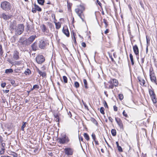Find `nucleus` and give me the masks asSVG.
<instances>
[{
    "label": "nucleus",
    "instance_id": "obj_20",
    "mask_svg": "<svg viewBox=\"0 0 157 157\" xmlns=\"http://www.w3.org/2000/svg\"><path fill=\"white\" fill-rule=\"evenodd\" d=\"M13 71V70L12 69H7L5 70V73L6 74H9L10 73H12Z\"/></svg>",
    "mask_w": 157,
    "mask_h": 157
},
{
    "label": "nucleus",
    "instance_id": "obj_46",
    "mask_svg": "<svg viewBox=\"0 0 157 157\" xmlns=\"http://www.w3.org/2000/svg\"><path fill=\"white\" fill-rule=\"evenodd\" d=\"M3 52L2 51V46L0 45V54L1 55L2 54Z\"/></svg>",
    "mask_w": 157,
    "mask_h": 157
},
{
    "label": "nucleus",
    "instance_id": "obj_23",
    "mask_svg": "<svg viewBox=\"0 0 157 157\" xmlns=\"http://www.w3.org/2000/svg\"><path fill=\"white\" fill-rule=\"evenodd\" d=\"M41 28L43 32H45L47 30V29L45 26L44 24L42 25L41 26Z\"/></svg>",
    "mask_w": 157,
    "mask_h": 157
},
{
    "label": "nucleus",
    "instance_id": "obj_2",
    "mask_svg": "<svg viewBox=\"0 0 157 157\" xmlns=\"http://www.w3.org/2000/svg\"><path fill=\"white\" fill-rule=\"evenodd\" d=\"M57 140L58 143L64 144H67L69 142V139L66 135L63 134L61 137L58 138Z\"/></svg>",
    "mask_w": 157,
    "mask_h": 157
},
{
    "label": "nucleus",
    "instance_id": "obj_33",
    "mask_svg": "<svg viewBox=\"0 0 157 157\" xmlns=\"http://www.w3.org/2000/svg\"><path fill=\"white\" fill-rule=\"evenodd\" d=\"M83 82L84 83V86L86 88H88L87 86V82L86 80V79H84L83 80Z\"/></svg>",
    "mask_w": 157,
    "mask_h": 157
},
{
    "label": "nucleus",
    "instance_id": "obj_32",
    "mask_svg": "<svg viewBox=\"0 0 157 157\" xmlns=\"http://www.w3.org/2000/svg\"><path fill=\"white\" fill-rule=\"evenodd\" d=\"M38 3L41 5H43L44 2V0H37Z\"/></svg>",
    "mask_w": 157,
    "mask_h": 157
},
{
    "label": "nucleus",
    "instance_id": "obj_41",
    "mask_svg": "<svg viewBox=\"0 0 157 157\" xmlns=\"http://www.w3.org/2000/svg\"><path fill=\"white\" fill-rule=\"evenodd\" d=\"M119 98L120 100H122L123 99L124 97L123 95L122 94H120L118 95Z\"/></svg>",
    "mask_w": 157,
    "mask_h": 157
},
{
    "label": "nucleus",
    "instance_id": "obj_37",
    "mask_svg": "<svg viewBox=\"0 0 157 157\" xmlns=\"http://www.w3.org/2000/svg\"><path fill=\"white\" fill-rule=\"evenodd\" d=\"M104 109L103 107H101V108H100V112L102 114H104L105 113H104Z\"/></svg>",
    "mask_w": 157,
    "mask_h": 157
},
{
    "label": "nucleus",
    "instance_id": "obj_31",
    "mask_svg": "<svg viewBox=\"0 0 157 157\" xmlns=\"http://www.w3.org/2000/svg\"><path fill=\"white\" fill-rule=\"evenodd\" d=\"M39 74L40 76H41L42 77H45L46 75V74L44 71H41Z\"/></svg>",
    "mask_w": 157,
    "mask_h": 157
},
{
    "label": "nucleus",
    "instance_id": "obj_22",
    "mask_svg": "<svg viewBox=\"0 0 157 157\" xmlns=\"http://www.w3.org/2000/svg\"><path fill=\"white\" fill-rule=\"evenodd\" d=\"M25 38L23 37H21L19 41L20 43H21L22 44H23L24 41H25Z\"/></svg>",
    "mask_w": 157,
    "mask_h": 157
},
{
    "label": "nucleus",
    "instance_id": "obj_35",
    "mask_svg": "<svg viewBox=\"0 0 157 157\" xmlns=\"http://www.w3.org/2000/svg\"><path fill=\"white\" fill-rule=\"evenodd\" d=\"M91 121L95 124L97 125L98 123L97 121L94 118H92L91 119Z\"/></svg>",
    "mask_w": 157,
    "mask_h": 157
},
{
    "label": "nucleus",
    "instance_id": "obj_53",
    "mask_svg": "<svg viewBox=\"0 0 157 157\" xmlns=\"http://www.w3.org/2000/svg\"><path fill=\"white\" fill-rule=\"evenodd\" d=\"M5 151H2V150L0 151V155H1L4 154Z\"/></svg>",
    "mask_w": 157,
    "mask_h": 157
},
{
    "label": "nucleus",
    "instance_id": "obj_25",
    "mask_svg": "<svg viewBox=\"0 0 157 157\" xmlns=\"http://www.w3.org/2000/svg\"><path fill=\"white\" fill-rule=\"evenodd\" d=\"M2 18L5 20H6L8 18V16L4 13L2 14Z\"/></svg>",
    "mask_w": 157,
    "mask_h": 157
},
{
    "label": "nucleus",
    "instance_id": "obj_39",
    "mask_svg": "<svg viewBox=\"0 0 157 157\" xmlns=\"http://www.w3.org/2000/svg\"><path fill=\"white\" fill-rule=\"evenodd\" d=\"M103 22L105 24V28H107L108 25V24H107V21L105 19H104L103 20Z\"/></svg>",
    "mask_w": 157,
    "mask_h": 157
},
{
    "label": "nucleus",
    "instance_id": "obj_6",
    "mask_svg": "<svg viewBox=\"0 0 157 157\" xmlns=\"http://www.w3.org/2000/svg\"><path fill=\"white\" fill-rule=\"evenodd\" d=\"M36 60L37 63L41 64L45 61L44 57L42 55H38L36 57Z\"/></svg>",
    "mask_w": 157,
    "mask_h": 157
},
{
    "label": "nucleus",
    "instance_id": "obj_13",
    "mask_svg": "<svg viewBox=\"0 0 157 157\" xmlns=\"http://www.w3.org/2000/svg\"><path fill=\"white\" fill-rule=\"evenodd\" d=\"M150 76L151 81L153 82H156V78L154 74L150 72Z\"/></svg>",
    "mask_w": 157,
    "mask_h": 157
},
{
    "label": "nucleus",
    "instance_id": "obj_17",
    "mask_svg": "<svg viewBox=\"0 0 157 157\" xmlns=\"http://www.w3.org/2000/svg\"><path fill=\"white\" fill-rule=\"evenodd\" d=\"M149 92L150 97L154 95H155V94L152 90V88L151 87V88L148 89Z\"/></svg>",
    "mask_w": 157,
    "mask_h": 157
},
{
    "label": "nucleus",
    "instance_id": "obj_4",
    "mask_svg": "<svg viewBox=\"0 0 157 157\" xmlns=\"http://www.w3.org/2000/svg\"><path fill=\"white\" fill-rule=\"evenodd\" d=\"M1 6L2 9L6 11L10 10L11 7L10 3L7 1L3 2H1Z\"/></svg>",
    "mask_w": 157,
    "mask_h": 157
},
{
    "label": "nucleus",
    "instance_id": "obj_27",
    "mask_svg": "<svg viewBox=\"0 0 157 157\" xmlns=\"http://www.w3.org/2000/svg\"><path fill=\"white\" fill-rule=\"evenodd\" d=\"M84 138L87 140H89L90 138L89 135L86 133H84L83 135Z\"/></svg>",
    "mask_w": 157,
    "mask_h": 157
},
{
    "label": "nucleus",
    "instance_id": "obj_49",
    "mask_svg": "<svg viewBox=\"0 0 157 157\" xmlns=\"http://www.w3.org/2000/svg\"><path fill=\"white\" fill-rule=\"evenodd\" d=\"M82 46L83 47H86V44L84 42H82L81 44Z\"/></svg>",
    "mask_w": 157,
    "mask_h": 157
},
{
    "label": "nucleus",
    "instance_id": "obj_59",
    "mask_svg": "<svg viewBox=\"0 0 157 157\" xmlns=\"http://www.w3.org/2000/svg\"><path fill=\"white\" fill-rule=\"evenodd\" d=\"M79 140H81L82 141H83V138L82 137H79Z\"/></svg>",
    "mask_w": 157,
    "mask_h": 157
},
{
    "label": "nucleus",
    "instance_id": "obj_62",
    "mask_svg": "<svg viewBox=\"0 0 157 157\" xmlns=\"http://www.w3.org/2000/svg\"><path fill=\"white\" fill-rule=\"evenodd\" d=\"M144 61V58H142L141 59V62L142 63H143Z\"/></svg>",
    "mask_w": 157,
    "mask_h": 157
},
{
    "label": "nucleus",
    "instance_id": "obj_54",
    "mask_svg": "<svg viewBox=\"0 0 157 157\" xmlns=\"http://www.w3.org/2000/svg\"><path fill=\"white\" fill-rule=\"evenodd\" d=\"M94 141L96 145H98L99 144L98 142L96 140H94Z\"/></svg>",
    "mask_w": 157,
    "mask_h": 157
},
{
    "label": "nucleus",
    "instance_id": "obj_30",
    "mask_svg": "<svg viewBox=\"0 0 157 157\" xmlns=\"http://www.w3.org/2000/svg\"><path fill=\"white\" fill-rule=\"evenodd\" d=\"M23 124L21 128V130L23 131H24V128L25 127L27 123L26 122H23Z\"/></svg>",
    "mask_w": 157,
    "mask_h": 157
},
{
    "label": "nucleus",
    "instance_id": "obj_55",
    "mask_svg": "<svg viewBox=\"0 0 157 157\" xmlns=\"http://www.w3.org/2000/svg\"><path fill=\"white\" fill-rule=\"evenodd\" d=\"M109 32V29H106L105 31V34H107Z\"/></svg>",
    "mask_w": 157,
    "mask_h": 157
},
{
    "label": "nucleus",
    "instance_id": "obj_45",
    "mask_svg": "<svg viewBox=\"0 0 157 157\" xmlns=\"http://www.w3.org/2000/svg\"><path fill=\"white\" fill-rule=\"evenodd\" d=\"M114 86V84L113 83H112L109 86V88L111 89H113V88Z\"/></svg>",
    "mask_w": 157,
    "mask_h": 157
},
{
    "label": "nucleus",
    "instance_id": "obj_14",
    "mask_svg": "<svg viewBox=\"0 0 157 157\" xmlns=\"http://www.w3.org/2000/svg\"><path fill=\"white\" fill-rule=\"evenodd\" d=\"M138 79L139 80L140 85L142 86H144L145 83V81L143 78L141 77H138Z\"/></svg>",
    "mask_w": 157,
    "mask_h": 157
},
{
    "label": "nucleus",
    "instance_id": "obj_64",
    "mask_svg": "<svg viewBox=\"0 0 157 157\" xmlns=\"http://www.w3.org/2000/svg\"><path fill=\"white\" fill-rule=\"evenodd\" d=\"M116 144L117 146V147L119 146V144L118 142H116Z\"/></svg>",
    "mask_w": 157,
    "mask_h": 157
},
{
    "label": "nucleus",
    "instance_id": "obj_7",
    "mask_svg": "<svg viewBox=\"0 0 157 157\" xmlns=\"http://www.w3.org/2000/svg\"><path fill=\"white\" fill-rule=\"evenodd\" d=\"M47 43L45 41L41 40L39 43V47L41 49H44L47 45Z\"/></svg>",
    "mask_w": 157,
    "mask_h": 157
},
{
    "label": "nucleus",
    "instance_id": "obj_48",
    "mask_svg": "<svg viewBox=\"0 0 157 157\" xmlns=\"http://www.w3.org/2000/svg\"><path fill=\"white\" fill-rule=\"evenodd\" d=\"M114 110L115 111H117V108L116 105L113 106Z\"/></svg>",
    "mask_w": 157,
    "mask_h": 157
},
{
    "label": "nucleus",
    "instance_id": "obj_42",
    "mask_svg": "<svg viewBox=\"0 0 157 157\" xmlns=\"http://www.w3.org/2000/svg\"><path fill=\"white\" fill-rule=\"evenodd\" d=\"M117 149H118V151L119 152H122L123 151L122 148L120 146H119L117 147Z\"/></svg>",
    "mask_w": 157,
    "mask_h": 157
},
{
    "label": "nucleus",
    "instance_id": "obj_60",
    "mask_svg": "<svg viewBox=\"0 0 157 157\" xmlns=\"http://www.w3.org/2000/svg\"><path fill=\"white\" fill-rule=\"evenodd\" d=\"M105 142H106V144H107L108 145V146L110 148H112L110 146H109V144H108V143H107V142L105 140Z\"/></svg>",
    "mask_w": 157,
    "mask_h": 157
},
{
    "label": "nucleus",
    "instance_id": "obj_3",
    "mask_svg": "<svg viewBox=\"0 0 157 157\" xmlns=\"http://www.w3.org/2000/svg\"><path fill=\"white\" fill-rule=\"evenodd\" d=\"M24 26L22 24H19L14 29L15 34L17 35L21 34L24 30Z\"/></svg>",
    "mask_w": 157,
    "mask_h": 157
},
{
    "label": "nucleus",
    "instance_id": "obj_47",
    "mask_svg": "<svg viewBox=\"0 0 157 157\" xmlns=\"http://www.w3.org/2000/svg\"><path fill=\"white\" fill-rule=\"evenodd\" d=\"M6 85V83H2L1 84V86L2 88H4Z\"/></svg>",
    "mask_w": 157,
    "mask_h": 157
},
{
    "label": "nucleus",
    "instance_id": "obj_9",
    "mask_svg": "<svg viewBox=\"0 0 157 157\" xmlns=\"http://www.w3.org/2000/svg\"><path fill=\"white\" fill-rule=\"evenodd\" d=\"M34 7L33 8L32 10V11L33 13H36V11L40 12L41 11V9L35 4H34Z\"/></svg>",
    "mask_w": 157,
    "mask_h": 157
},
{
    "label": "nucleus",
    "instance_id": "obj_44",
    "mask_svg": "<svg viewBox=\"0 0 157 157\" xmlns=\"http://www.w3.org/2000/svg\"><path fill=\"white\" fill-rule=\"evenodd\" d=\"M92 137L94 140H96V136L95 135L94 133H92Z\"/></svg>",
    "mask_w": 157,
    "mask_h": 157
},
{
    "label": "nucleus",
    "instance_id": "obj_15",
    "mask_svg": "<svg viewBox=\"0 0 157 157\" xmlns=\"http://www.w3.org/2000/svg\"><path fill=\"white\" fill-rule=\"evenodd\" d=\"M133 48L134 52L136 56L139 55V49L137 46L136 45H135L134 46H133Z\"/></svg>",
    "mask_w": 157,
    "mask_h": 157
},
{
    "label": "nucleus",
    "instance_id": "obj_5",
    "mask_svg": "<svg viewBox=\"0 0 157 157\" xmlns=\"http://www.w3.org/2000/svg\"><path fill=\"white\" fill-rule=\"evenodd\" d=\"M73 152V149L70 147H66L64 149L63 152L68 156L72 155Z\"/></svg>",
    "mask_w": 157,
    "mask_h": 157
},
{
    "label": "nucleus",
    "instance_id": "obj_8",
    "mask_svg": "<svg viewBox=\"0 0 157 157\" xmlns=\"http://www.w3.org/2000/svg\"><path fill=\"white\" fill-rule=\"evenodd\" d=\"M36 37V35H32L29 37V38L26 40L27 44H31L35 39Z\"/></svg>",
    "mask_w": 157,
    "mask_h": 157
},
{
    "label": "nucleus",
    "instance_id": "obj_19",
    "mask_svg": "<svg viewBox=\"0 0 157 157\" xmlns=\"http://www.w3.org/2000/svg\"><path fill=\"white\" fill-rule=\"evenodd\" d=\"M151 97L153 103H156L157 102V98L155 95H154Z\"/></svg>",
    "mask_w": 157,
    "mask_h": 157
},
{
    "label": "nucleus",
    "instance_id": "obj_1",
    "mask_svg": "<svg viewBox=\"0 0 157 157\" xmlns=\"http://www.w3.org/2000/svg\"><path fill=\"white\" fill-rule=\"evenodd\" d=\"M84 10V7L81 5L77 6L75 10V12L83 21H84V16L83 12Z\"/></svg>",
    "mask_w": 157,
    "mask_h": 157
},
{
    "label": "nucleus",
    "instance_id": "obj_38",
    "mask_svg": "<svg viewBox=\"0 0 157 157\" xmlns=\"http://www.w3.org/2000/svg\"><path fill=\"white\" fill-rule=\"evenodd\" d=\"M63 81L65 83H66L67 82V78L66 76H63Z\"/></svg>",
    "mask_w": 157,
    "mask_h": 157
},
{
    "label": "nucleus",
    "instance_id": "obj_10",
    "mask_svg": "<svg viewBox=\"0 0 157 157\" xmlns=\"http://www.w3.org/2000/svg\"><path fill=\"white\" fill-rule=\"evenodd\" d=\"M115 120L121 129L123 130V125L121 121L119 119H117L116 118H115Z\"/></svg>",
    "mask_w": 157,
    "mask_h": 157
},
{
    "label": "nucleus",
    "instance_id": "obj_40",
    "mask_svg": "<svg viewBox=\"0 0 157 157\" xmlns=\"http://www.w3.org/2000/svg\"><path fill=\"white\" fill-rule=\"evenodd\" d=\"M30 73V71L29 69H27V70L25 71V74L26 75H29V73Z\"/></svg>",
    "mask_w": 157,
    "mask_h": 157
},
{
    "label": "nucleus",
    "instance_id": "obj_50",
    "mask_svg": "<svg viewBox=\"0 0 157 157\" xmlns=\"http://www.w3.org/2000/svg\"><path fill=\"white\" fill-rule=\"evenodd\" d=\"M104 106L105 107L108 108V106L107 105V103L105 101V103L104 104Z\"/></svg>",
    "mask_w": 157,
    "mask_h": 157
},
{
    "label": "nucleus",
    "instance_id": "obj_21",
    "mask_svg": "<svg viewBox=\"0 0 157 157\" xmlns=\"http://www.w3.org/2000/svg\"><path fill=\"white\" fill-rule=\"evenodd\" d=\"M56 28L57 29H59L61 27V24L60 22H55Z\"/></svg>",
    "mask_w": 157,
    "mask_h": 157
},
{
    "label": "nucleus",
    "instance_id": "obj_43",
    "mask_svg": "<svg viewBox=\"0 0 157 157\" xmlns=\"http://www.w3.org/2000/svg\"><path fill=\"white\" fill-rule=\"evenodd\" d=\"M123 116H125V117H128V115L125 112V110H124L123 112Z\"/></svg>",
    "mask_w": 157,
    "mask_h": 157
},
{
    "label": "nucleus",
    "instance_id": "obj_26",
    "mask_svg": "<svg viewBox=\"0 0 157 157\" xmlns=\"http://www.w3.org/2000/svg\"><path fill=\"white\" fill-rule=\"evenodd\" d=\"M113 84L115 86H117L118 85V81L117 79H113Z\"/></svg>",
    "mask_w": 157,
    "mask_h": 157
},
{
    "label": "nucleus",
    "instance_id": "obj_52",
    "mask_svg": "<svg viewBox=\"0 0 157 157\" xmlns=\"http://www.w3.org/2000/svg\"><path fill=\"white\" fill-rule=\"evenodd\" d=\"M109 120L111 122H113V119L111 117H109Z\"/></svg>",
    "mask_w": 157,
    "mask_h": 157
},
{
    "label": "nucleus",
    "instance_id": "obj_11",
    "mask_svg": "<svg viewBox=\"0 0 157 157\" xmlns=\"http://www.w3.org/2000/svg\"><path fill=\"white\" fill-rule=\"evenodd\" d=\"M17 23L16 21H13V22H11L10 24V27L11 29L14 30L16 27Z\"/></svg>",
    "mask_w": 157,
    "mask_h": 157
},
{
    "label": "nucleus",
    "instance_id": "obj_36",
    "mask_svg": "<svg viewBox=\"0 0 157 157\" xmlns=\"http://www.w3.org/2000/svg\"><path fill=\"white\" fill-rule=\"evenodd\" d=\"M74 85L75 87L76 88H78L79 86V83L77 82H75Z\"/></svg>",
    "mask_w": 157,
    "mask_h": 157
},
{
    "label": "nucleus",
    "instance_id": "obj_12",
    "mask_svg": "<svg viewBox=\"0 0 157 157\" xmlns=\"http://www.w3.org/2000/svg\"><path fill=\"white\" fill-rule=\"evenodd\" d=\"M63 33L67 37L69 36L70 34L67 26L63 27L62 30Z\"/></svg>",
    "mask_w": 157,
    "mask_h": 157
},
{
    "label": "nucleus",
    "instance_id": "obj_58",
    "mask_svg": "<svg viewBox=\"0 0 157 157\" xmlns=\"http://www.w3.org/2000/svg\"><path fill=\"white\" fill-rule=\"evenodd\" d=\"M3 141V139H2V137L0 135V141L1 142H2V141Z\"/></svg>",
    "mask_w": 157,
    "mask_h": 157
},
{
    "label": "nucleus",
    "instance_id": "obj_51",
    "mask_svg": "<svg viewBox=\"0 0 157 157\" xmlns=\"http://www.w3.org/2000/svg\"><path fill=\"white\" fill-rule=\"evenodd\" d=\"M68 114L70 117H71L72 115L71 112L70 111H69V112H68Z\"/></svg>",
    "mask_w": 157,
    "mask_h": 157
},
{
    "label": "nucleus",
    "instance_id": "obj_57",
    "mask_svg": "<svg viewBox=\"0 0 157 157\" xmlns=\"http://www.w3.org/2000/svg\"><path fill=\"white\" fill-rule=\"evenodd\" d=\"M5 143H2V147H5Z\"/></svg>",
    "mask_w": 157,
    "mask_h": 157
},
{
    "label": "nucleus",
    "instance_id": "obj_29",
    "mask_svg": "<svg viewBox=\"0 0 157 157\" xmlns=\"http://www.w3.org/2000/svg\"><path fill=\"white\" fill-rule=\"evenodd\" d=\"M39 86L38 85H35L33 86V88L31 89V90H33L34 89H39Z\"/></svg>",
    "mask_w": 157,
    "mask_h": 157
},
{
    "label": "nucleus",
    "instance_id": "obj_24",
    "mask_svg": "<svg viewBox=\"0 0 157 157\" xmlns=\"http://www.w3.org/2000/svg\"><path fill=\"white\" fill-rule=\"evenodd\" d=\"M129 56H130V59L131 63H132V65H134V60H133V56L132 54H130Z\"/></svg>",
    "mask_w": 157,
    "mask_h": 157
},
{
    "label": "nucleus",
    "instance_id": "obj_18",
    "mask_svg": "<svg viewBox=\"0 0 157 157\" xmlns=\"http://www.w3.org/2000/svg\"><path fill=\"white\" fill-rule=\"evenodd\" d=\"M31 47L33 51H36V50L37 48L36 43L35 42L34 43L32 44Z\"/></svg>",
    "mask_w": 157,
    "mask_h": 157
},
{
    "label": "nucleus",
    "instance_id": "obj_56",
    "mask_svg": "<svg viewBox=\"0 0 157 157\" xmlns=\"http://www.w3.org/2000/svg\"><path fill=\"white\" fill-rule=\"evenodd\" d=\"M36 71H37V72H38L39 74L40 73V72L41 71L38 68H37L36 69Z\"/></svg>",
    "mask_w": 157,
    "mask_h": 157
},
{
    "label": "nucleus",
    "instance_id": "obj_28",
    "mask_svg": "<svg viewBox=\"0 0 157 157\" xmlns=\"http://www.w3.org/2000/svg\"><path fill=\"white\" fill-rule=\"evenodd\" d=\"M111 133L112 135L115 136L116 135V131L115 129H112L111 131Z\"/></svg>",
    "mask_w": 157,
    "mask_h": 157
},
{
    "label": "nucleus",
    "instance_id": "obj_34",
    "mask_svg": "<svg viewBox=\"0 0 157 157\" xmlns=\"http://www.w3.org/2000/svg\"><path fill=\"white\" fill-rule=\"evenodd\" d=\"M2 102L4 103V105L3 106H5V107H7L8 106V103L7 101H6V100L5 99H2Z\"/></svg>",
    "mask_w": 157,
    "mask_h": 157
},
{
    "label": "nucleus",
    "instance_id": "obj_16",
    "mask_svg": "<svg viewBox=\"0 0 157 157\" xmlns=\"http://www.w3.org/2000/svg\"><path fill=\"white\" fill-rule=\"evenodd\" d=\"M13 58L16 60H17L19 59V52L17 51H15L14 52L13 54Z\"/></svg>",
    "mask_w": 157,
    "mask_h": 157
},
{
    "label": "nucleus",
    "instance_id": "obj_61",
    "mask_svg": "<svg viewBox=\"0 0 157 157\" xmlns=\"http://www.w3.org/2000/svg\"><path fill=\"white\" fill-rule=\"evenodd\" d=\"M5 150V147H2L1 148V150H2V151H4Z\"/></svg>",
    "mask_w": 157,
    "mask_h": 157
},
{
    "label": "nucleus",
    "instance_id": "obj_63",
    "mask_svg": "<svg viewBox=\"0 0 157 157\" xmlns=\"http://www.w3.org/2000/svg\"><path fill=\"white\" fill-rule=\"evenodd\" d=\"M41 69H42V70H45V68L44 67V66H43L42 67H41Z\"/></svg>",
    "mask_w": 157,
    "mask_h": 157
}]
</instances>
